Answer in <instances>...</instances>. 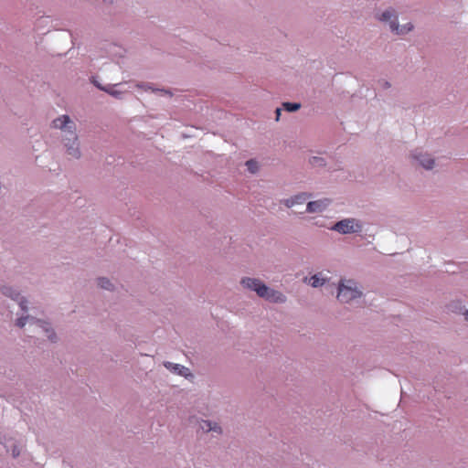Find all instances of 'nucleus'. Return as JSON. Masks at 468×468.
Wrapping results in <instances>:
<instances>
[{
	"mask_svg": "<svg viewBox=\"0 0 468 468\" xmlns=\"http://www.w3.org/2000/svg\"><path fill=\"white\" fill-rule=\"evenodd\" d=\"M53 126L65 133L64 140L67 141V143H65V146L67 147L68 154L73 158H79L80 156V152L79 149L78 136L75 133V123L68 115H62L53 121Z\"/></svg>",
	"mask_w": 468,
	"mask_h": 468,
	"instance_id": "nucleus-1",
	"label": "nucleus"
},
{
	"mask_svg": "<svg viewBox=\"0 0 468 468\" xmlns=\"http://www.w3.org/2000/svg\"><path fill=\"white\" fill-rule=\"evenodd\" d=\"M244 288L254 291L258 296L272 303L285 302V296L266 286L261 280L254 278H243L240 282Z\"/></svg>",
	"mask_w": 468,
	"mask_h": 468,
	"instance_id": "nucleus-2",
	"label": "nucleus"
},
{
	"mask_svg": "<svg viewBox=\"0 0 468 468\" xmlns=\"http://www.w3.org/2000/svg\"><path fill=\"white\" fill-rule=\"evenodd\" d=\"M362 292L357 288L353 280H341L338 286L337 299L342 303H349L359 298Z\"/></svg>",
	"mask_w": 468,
	"mask_h": 468,
	"instance_id": "nucleus-3",
	"label": "nucleus"
},
{
	"mask_svg": "<svg viewBox=\"0 0 468 468\" xmlns=\"http://www.w3.org/2000/svg\"><path fill=\"white\" fill-rule=\"evenodd\" d=\"M27 322L29 324V327H33V332L37 330L38 335L43 333L50 341L55 340V333L50 330L48 324L44 321L36 320L33 317L30 318L29 316H26L17 319L16 325L23 327Z\"/></svg>",
	"mask_w": 468,
	"mask_h": 468,
	"instance_id": "nucleus-4",
	"label": "nucleus"
},
{
	"mask_svg": "<svg viewBox=\"0 0 468 468\" xmlns=\"http://www.w3.org/2000/svg\"><path fill=\"white\" fill-rule=\"evenodd\" d=\"M379 19L381 21L389 22L390 29L397 35L406 34L410 32L413 27L410 23L399 27V25L396 23L397 16L393 9H388L383 12Z\"/></svg>",
	"mask_w": 468,
	"mask_h": 468,
	"instance_id": "nucleus-5",
	"label": "nucleus"
},
{
	"mask_svg": "<svg viewBox=\"0 0 468 468\" xmlns=\"http://www.w3.org/2000/svg\"><path fill=\"white\" fill-rule=\"evenodd\" d=\"M332 229L340 233L348 234L360 231L361 225L354 218H346L335 223Z\"/></svg>",
	"mask_w": 468,
	"mask_h": 468,
	"instance_id": "nucleus-6",
	"label": "nucleus"
},
{
	"mask_svg": "<svg viewBox=\"0 0 468 468\" xmlns=\"http://www.w3.org/2000/svg\"><path fill=\"white\" fill-rule=\"evenodd\" d=\"M330 204V200L328 198L311 201L307 204L306 211L310 213L314 212H322L326 208V207Z\"/></svg>",
	"mask_w": 468,
	"mask_h": 468,
	"instance_id": "nucleus-7",
	"label": "nucleus"
},
{
	"mask_svg": "<svg viewBox=\"0 0 468 468\" xmlns=\"http://www.w3.org/2000/svg\"><path fill=\"white\" fill-rule=\"evenodd\" d=\"M2 292H3V294L17 301L23 311L27 310V306L25 305L26 301H24L23 299H21V301H19V299H20L19 293L16 292L11 287L4 286L2 288Z\"/></svg>",
	"mask_w": 468,
	"mask_h": 468,
	"instance_id": "nucleus-8",
	"label": "nucleus"
},
{
	"mask_svg": "<svg viewBox=\"0 0 468 468\" xmlns=\"http://www.w3.org/2000/svg\"><path fill=\"white\" fill-rule=\"evenodd\" d=\"M310 197V195H307L306 193H302L299 195H296L295 197L284 200V205L287 207H292L295 204H303L304 203L308 198Z\"/></svg>",
	"mask_w": 468,
	"mask_h": 468,
	"instance_id": "nucleus-9",
	"label": "nucleus"
},
{
	"mask_svg": "<svg viewBox=\"0 0 468 468\" xmlns=\"http://www.w3.org/2000/svg\"><path fill=\"white\" fill-rule=\"evenodd\" d=\"M199 427L203 431H206V432L210 431H216L218 433L221 432V429L217 423H212L208 420H202L199 423Z\"/></svg>",
	"mask_w": 468,
	"mask_h": 468,
	"instance_id": "nucleus-10",
	"label": "nucleus"
},
{
	"mask_svg": "<svg viewBox=\"0 0 468 468\" xmlns=\"http://www.w3.org/2000/svg\"><path fill=\"white\" fill-rule=\"evenodd\" d=\"M413 157L420 161V165L425 169H431L434 165V160L431 158L429 155H413Z\"/></svg>",
	"mask_w": 468,
	"mask_h": 468,
	"instance_id": "nucleus-11",
	"label": "nucleus"
},
{
	"mask_svg": "<svg viewBox=\"0 0 468 468\" xmlns=\"http://www.w3.org/2000/svg\"><path fill=\"white\" fill-rule=\"evenodd\" d=\"M94 84L97 86L98 89L104 90L105 92L113 97L119 98L121 95V92L115 90V85L101 86L97 82H94Z\"/></svg>",
	"mask_w": 468,
	"mask_h": 468,
	"instance_id": "nucleus-12",
	"label": "nucleus"
},
{
	"mask_svg": "<svg viewBox=\"0 0 468 468\" xmlns=\"http://www.w3.org/2000/svg\"><path fill=\"white\" fill-rule=\"evenodd\" d=\"M165 366L167 367V368H173V370L176 373H178L179 375H182V376H186L187 375V371H188V368L183 367V366H180V365H173L172 363L170 362H167L165 364Z\"/></svg>",
	"mask_w": 468,
	"mask_h": 468,
	"instance_id": "nucleus-13",
	"label": "nucleus"
},
{
	"mask_svg": "<svg viewBox=\"0 0 468 468\" xmlns=\"http://www.w3.org/2000/svg\"><path fill=\"white\" fill-rule=\"evenodd\" d=\"M324 282V279H321L319 275L315 274L308 279V283L313 287L322 286Z\"/></svg>",
	"mask_w": 468,
	"mask_h": 468,
	"instance_id": "nucleus-14",
	"label": "nucleus"
},
{
	"mask_svg": "<svg viewBox=\"0 0 468 468\" xmlns=\"http://www.w3.org/2000/svg\"><path fill=\"white\" fill-rule=\"evenodd\" d=\"M284 110L288 112H295L300 109L301 105L299 103H292V102H284L282 104Z\"/></svg>",
	"mask_w": 468,
	"mask_h": 468,
	"instance_id": "nucleus-15",
	"label": "nucleus"
},
{
	"mask_svg": "<svg viewBox=\"0 0 468 468\" xmlns=\"http://www.w3.org/2000/svg\"><path fill=\"white\" fill-rule=\"evenodd\" d=\"M98 285L103 289H107V290H110L112 286V284L111 283V282L106 279V278H100L98 280Z\"/></svg>",
	"mask_w": 468,
	"mask_h": 468,
	"instance_id": "nucleus-16",
	"label": "nucleus"
},
{
	"mask_svg": "<svg viewBox=\"0 0 468 468\" xmlns=\"http://www.w3.org/2000/svg\"><path fill=\"white\" fill-rule=\"evenodd\" d=\"M246 165L248 170L251 173H255L258 171V163L255 160H249L246 162Z\"/></svg>",
	"mask_w": 468,
	"mask_h": 468,
	"instance_id": "nucleus-17",
	"label": "nucleus"
},
{
	"mask_svg": "<svg viewBox=\"0 0 468 468\" xmlns=\"http://www.w3.org/2000/svg\"><path fill=\"white\" fill-rule=\"evenodd\" d=\"M311 164L313 165H324V160L320 157H313V159L311 160Z\"/></svg>",
	"mask_w": 468,
	"mask_h": 468,
	"instance_id": "nucleus-18",
	"label": "nucleus"
},
{
	"mask_svg": "<svg viewBox=\"0 0 468 468\" xmlns=\"http://www.w3.org/2000/svg\"><path fill=\"white\" fill-rule=\"evenodd\" d=\"M275 112H276V121H278L281 116V109L277 108Z\"/></svg>",
	"mask_w": 468,
	"mask_h": 468,
	"instance_id": "nucleus-19",
	"label": "nucleus"
},
{
	"mask_svg": "<svg viewBox=\"0 0 468 468\" xmlns=\"http://www.w3.org/2000/svg\"><path fill=\"white\" fill-rule=\"evenodd\" d=\"M18 454H19V452H16V449H14V450H13V455H14V456H16V455H18Z\"/></svg>",
	"mask_w": 468,
	"mask_h": 468,
	"instance_id": "nucleus-20",
	"label": "nucleus"
},
{
	"mask_svg": "<svg viewBox=\"0 0 468 468\" xmlns=\"http://www.w3.org/2000/svg\"><path fill=\"white\" fill-rule=\"evenodd\" d=\"M464 316H465V319L468 321V311L465 312Z\"/></svg>",
	"mask_w": 468,
	"mask_h": 468,
	"instance_id": "nucleus-21",
	"label": "nucleus"
},
{
	"mask_svg": "<svg viewBox=\"0 0 468 468\" xmlns=\"http://www.w3.org/2000/svg\"><path fill=\"white\" fill-rule=\"evenodd\" d=\"M104 2L112 3V0H103Z\"/></svg>",
	"mask_w": 468,
	"mask_h": 468,
	"instance_id": "nucleus-22",
	"label": "nucleus"
}]
</instances>
